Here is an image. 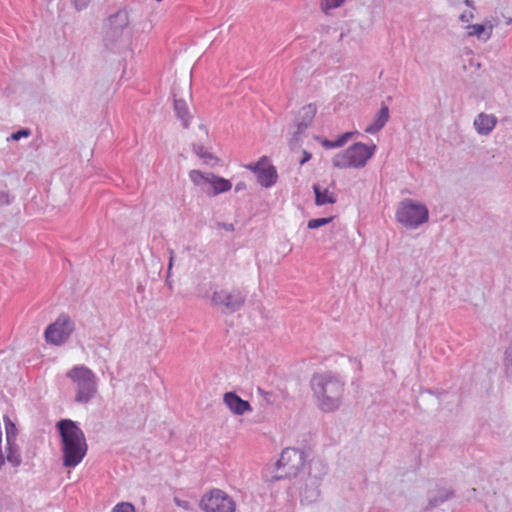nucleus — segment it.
I'll return each instance as SVG.
<instances>
[{"label": "nucleus", "mask_w": 512, "mask_h": 512, "mask_svg": "<svg viewBox=\"0 0 512 512\" xmlns=\"http://www.w3.org/2000/svg\"><path fill=\"white\" fill-rule=\"evenodd\" d=\"M174 502L175 504L178 506V507H181L183 508L184 510H190L191 509V504L189 501L187 500H181L177 497L174 498Z\"/></svg>", "instance_id": "28"}, {"label": "nucleus", "mask_w": 512, "mask_h": 512, "mask_svg": "<svg viewBox=\"0 0 512 512\" xmlns=\"http://www.w3.org/2000/svg\"><path fill=\"white\" fill-rule=\"evenodd\" d=\"M199 507L204 512H235L236 502L225 491L214 488L201 497Z\"/></svg>", "instance_id": "6"}, {"label": "nucleus", "mask_w": 512, "mask_h": 512, "mask_svg": "<svg viewBox=\"0 0 512 512\" xmlns=\"http://www.w3.org/2000/svg\"><path fill=\"white\" fill-rule=\"evenodd\" d=\"M397 220L409 228H417L428 220V209L410 199L402 201L396 211Z\"/></svg>", "instance_id": "5"}, {"label": "nucleus", "mask_w": 512, "mask_h": 512, "mask_svg": "<svg viewBox=\"0 0 512 512\" xmlns=\"http://www.w3.org/2000/svg\"><path fill=\"white\" fill-rule=\"evenodd\" d=\"M117 20H120V23L117 27L119 28H124L127 24H128V17H127V14L125 12H118L116 13L115 15H112L110 18H109V23L111 26H114V23L117 21Z\"/></svg>", "instance_id": "23"}, {"label": "nucleus", "mask_w": 512, "mask_h": 512, "mask_svg": "<svg viewBox=\"0 0 512 512\" xmlns=\"http://www.w3.org/2000/svg\"><path fill=\"white\" fill-rule=\"evenodd\" d=\"M244 167L255 173L258 182L265 188L271 187L277 182V170L267 156H262L256 163H250Z\"/></svg>", "instance_id": "9"}, {"label": "nucleus", "mask_w": 512, "mask_h": 512, "mask_svg": "<svg viewBox=\"0 0 512 512\" xmlns=\"http://www.w3.org/2000/svg\"><path fill=\"white\" fill-rule=\"evenodd\" d=\"M30 135V130L21 129L11 135V138L15 141L20 140L22 137H28Z\"/></svg>", "instance_id": "27"}, {"label": "nucleus", "mask_w": 512, "mask_h": 512, "mask_svg": "<svg viewBox=\"0 0 512 512\" xmlns=\"http://www.w3.org/2000/svg\"><path fill=\"white\" fill-rule=\"evenodd\" d=\"M74 331V322L66 314H61L45 330V340L53 345L64 343Z\"/></svg>", "instance_id": "7"}, {"label": "nucleus", "mask_w": 512, "mask_h": 512, "mask_svg": "<svg viewBox=\"0 0 512 512\" xmlns=\"http://www.w3.org/2000/svg\"><path fill=\"white\" fill-rule=\"evenodd\" d=\"M174 109L177 117L182 121L183 127L187 128L191 119L187 103L184 100L175 99Z\"/></svg>", "instance_id": "17"}, {"label": "nucleus", "mask_w": 512, "mask_h": 512, "mask_svg": "<svg viewBox=\"0 0 512 512\" xmlns=\"http://www.w3.org/2000/svg\"><path fill=\"white\" fill-rule=\"evenodd\" d=\"M465 3L470 6V1L469 0H466Z\"/></svg>", "instance_id": "34"}, {"label": "nucleus", "mask_w": 512, "mask_h": 512, "mask_svg": "<svg viewBox=\"0 0 512 512\" xmlns=\"http://www.w3.org/2000/svg\"><path fill=\"white\" fill-rule=\"evenodd\" d=\"M67 377L76 386L75 400L87 403L96 391L95 376L92 371L85 366H75L67 372Z\"/></svg>", "instance_id": "4"}, {"label": "nucleus", "mask_w": 512, "mask_h": 512, "mask_svg": "<svg viewBox=\"0 0 512 512\" xmlns=\"http://www.w3.org/2000/svg\"><path fill=\"white\" fill-rule=\"evenodd\" d=\"M317 113V106L313 103H309L301 108L299 111V124L298 131L302 132L306 129L312 122Z\"/></svg>", "instance_id": "12"}, {"label": "nucleus", "mask_w": 512, "mask_h": 512, "mask_svg": "<svg viewBox=\"0 0 512 512\" xmlns=\"http://www.w3.org/2000/svg\"><path fill=\"white\" fill-rule=\"evenodd\" d=\"M210 179L211 180L209 184L212 186L214 195L227 192L232 187V184L228 179L217 176L215 174H211Z\"/></svg>", "instance_id": "18"}, {"label": "nucleus", "mask_w": 512, "mask_h": 512, "mask_svg": "<svg viewBox=\"0 0 512 512\" xmlns=\"http://www.w3.org/2000/svg\"><path fill=\"white\" fill-rule=\"evenodd\" d=\"M77 9L86 7L90 0H72Z\"/></svg>", "instance_id": "30"}, {"label": "nucleus", "mask_w": 512, "mask_h": 512, "mask_svg": "<svg viewBox=\"0 0 512 512\" xmlns=\"http://www.w3.org/2000/svg\"><path fill=\"white\" fill-rule=\"evenodd\" d=\"M112 512H135V507L129 502L118 503Z\"/></svg>", "instance_id": "26"}, {"label": "nucleus", "mask_w": 512, "mask_h": 512, "mask_svg": "<svg viewBox=\"0 0 512 512\" xmlns=\"http://www.w3.org/2000/svg\"><path fill=\"white\" fill-rule=\"evenodd\" d=\"M244 187H245V184H244V183H238V184L236 185L235 190H236V191H239V190H241V189H242V188H244Z\"/></svg>", "instance_id": "33"}, {"label": "nucleus", "mask_w": 512, "mask_h": 512, "mask_svg": "<svg viewBox=\"0 0 512 512\" xmlns=\"http://www.w3.org/2000/svg\"><path fill=\"white\" fill-rule=\"evenodd\" d=\"M375 150V145L368 146L358 142L343 152L337 153L333 157L332 163L334 167L339 169L361 168L364 167L367 161L374 155Z\"/></svg>", "instance_id": "3"}, {"label": "nucleus", "mask_w": 512, "mask_h": 512, "mask_svg": "<svg viewBox=\"0 0 512 512\" xmlns=\"http://www.w3.org/2000/svg\"><path fill=\"white\" fill-rule=\"evenodd\" d=\"M310 159H311V154L309 152H307V151H304L303 158L300 160V164L303 165L304 163H306Z\"/></svg>", "instance_id": "32"}, {"label": "nucleus", "mask_w": 512, "mask_h": 512, "mask_svg": "<svg viewBox=\"0 0 512 512\" xmlns=\"http://www.w3.org/2000/svg\"><path fill=\"white\" fill-rule=\"evenodd\" d=\"M506 360L508 364L512 366V344L509 346V348L506 351Z\"/></svg>", "instance_id": "31"}, {"label": "nucleus", "mask_w": 512, "mask_h": 512, "mask_svg": "<svg viewBox=\"0 0 512 512\" xmlns=\"http://www.w3.org/2000/svg\"><path fill=\"white\" fill-rule=\"evenodd\" d=\"M4 423H5L7 445H9L11 447V445L15 444V440H16L18 431H17L16 425L12 422V420L8 416H4Z\"/></svg>", "instance_id": "20"}, {"label": "nucleus", "mask_w": 512, "mask_h": 512, "mask_svg": "<svg viewBox=\"0 0 512 512\" xmlns=\"http://www.w3.org/2000/svg\"><path fill=\"white\" fill-rule=\"evenodd\" d=\"M313 190L315 193V204L317 206L336 203L337 198L335 193L328 188H322L320 185L315 184Z\"/></svg>", "instance_id": "13"}, {"label": "nucleus", "mask_w": 512, "mask_h": 512, "mask_svg": "<svg viewBox=\"0 0 512 512\" xmlns=\"http://www.w3.org/2000/svg\"><path fill=\"white\" fill-rule=\"evenodd\" d=\"M473 18V13L472 11H466V12H463L461 15H460V20L464 23H468L470 22V20Z\"/></svg>", "instance_id": "29"}, {"label": "nucleus", "mask_w": 512, "mask_h": 512, "mask_svg": "<svg viewBox=\"0 0 512 512\" xmlns=\"http://www.w3.org/2000/svg\"><path fill=\"white\" fill-rule=\"evenodd\" d=\"M304 466V454L296 448H285L277 462L278 469L282 470L281 477L296 476Z\"/></svg>", "instance_id": "8"}, {"label": "nucleus", "mask_w": 512, "mask_h": 512, "mask_svg": "<svg viewBox=\"0 0 512 512\" xmlns=\"http://www.w3.org/2000/svg\"><path fill=\"white\" fill-rule=\"evenodd\" d=\"M58 428L63 443V464L66 467L77 466L87 453V444L82 430L71 420H62Z\"/></svg>", "instance_id": "2"}, {"label": "nucleus", "mask_w": 512, "mask_h": 512, "mask_svg": "<svg viewBox=\"0 0 512 512\" xmlns=\"http://www.w3.org/2000/svg\"><path fill=\"white\" fill-rule=\"evenodd\" d=\"M7 451V460L14 466H18L21 462V458L17 452V449L15 448V444L11 445V447L7 445Z\"/></svg>", "instance_id": "22"}, {"label": "nucleus", "mask_w": 512, "mask_h": 512, "mask_svg": "<svg viewBox=\"0 0 512 512\" xmlns=\"http://www.w3.org/2000/svg\"><path fill=\"white\" fill-rule=\"evenodd\" d=\"M311 388L317 406L325 412L337 410L344 394V382L331 372L317 373L312 377Z\"/></svg>", "instance_id": "1"}, {"label": "nucleus", "mask_w": 512, "mask_h": 512, "mask_svg": "<svg viewBox=\"0 0 512 512\" xmlns=\"http://www.w3.org/2000/svg\"><path fill=\"white\" fill-rule=\"evenodd\" d=\"M496 125V118L492 115L481 113L474 120V126L479 134L490 133Z\"/></svg>", "instance_id": "14"}, {"label": "nucleus", "mask_w": 512, "mask_h": 512, "mask_svg": "<svg viewBox=\"0 0 512 512\" xmlns=\"http://www.w3.org/2000/svg\"><path fill=\"white\" fill-rule=\"evenodd\" d=\"M211 302L215 306H224L234 312L243 305L244 296L238 289H220L213 292Z\"/></svg>", "instance_id": "10"}, {"label": "nucleus", "mask_w": 512, "mask_h": 512, "mask_svg": "<svg viewBox=\"0 0 512 512\" xmlns=\"http://www.w3.org/2000/svg\"><path fill=\"white\" fill-rule=\"evenodd\" d=\"M492 31L493 25L491 23L467 26L468 36H475L478 39L488 40L492 35Z\"/></svg>", "instance_id": "15"}, {"label": "nucleus", "mask_w": 512, "mask_h": 512, "mask_svg": "<svg viewBox=\"0 0 512 512\" xmlns=\"http://www.w3.org/2000/svg\"><path fill=\"white\" fill-rule=\"evenodd\" d=\"M223 401L229 410L235 415H243L244 413L252 410L250 403L241 399L234 392L225 393L223 396Z\"/></svg>", "instance_id": "11"}, {"label": "nucleus", "mask_w": 512, "mask_h": 512, "mask_svg": "<svg viewBox=\"0 0 512 512\" xmlns=\"http://www.w3.org/2000/svg\"><path fill=\"white\" fill-rule=\"evenodd\" d=\"M212 173L204 174L200 170H191L189 173L190 180L197 186H203L210 183Z\"/></svg>", "instance_id": "21"}, {"label": "nucleus", "mask_w": 512, "mask_h": 512, "mask_svg": "<svg viewBox=\"0 0 512 512\" xmlns=\"http://www.w3.org/2000/svg\"><path fill=\"white\" fill-rule=\"evenodd\" d=\"M344 0H322V10L327 13L330 9L337 8L342 5Z\"/></svg>", "instance_id": "25"}, {"label": "nucleus", "mask_w": 512, "mask_h": 512, "mask_svg": "<svg viewBox=\"0 0 512 512\" xmlns=\"http://www.w3.org/2000/svg\"><path fill=\"white\" fill-rule=\"evenodd\" d=\"M332 220L333 217L311 219L308 221L307 226L309 229H316L323 225L329 224L330 222H332Z\"/></svg>", "instance_id": "24"}, {"label": "nucleus", "mask_w": 512, "mask_h": 512, "mask_svg": "<svg viewBox=\"0 0 512 512\" xmlns=\"http://www.w3.org/2000/svg\"><path fill=\"white\" fill-rule=\"evenodd\" d=\"M354 134V132H346L335 141L323 139L320 140V143L325 149L338 148L343 146L348 140H350Z\"/></svg>", "instance_id": "19"}, {"label": "nucleus", "mask_w": 512, "mask_h": 512, "mask_svg": "<svg viewBox=\"0 0 512 512\" xmlns=\"http://www.w3.org/2000/svg\"><path fill=\"white\" fill-rule=\"evenodd\" d=\"M388 119H389V109L387 106H382L381 109L379 110L378 114L376 115L374 122L365 128V132L369 133V134H374V133L378 132L385 126Z\"/></svg>", "instance_id": "16"}]
</instances>
